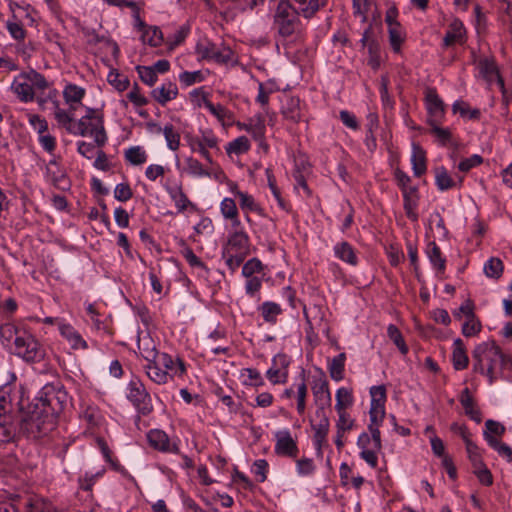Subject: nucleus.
<instances>
[{"label": "nucleus", "instance_id": "dca6fc26", "mask_svg": "<svg viewBox=\"0 0 512 512\" xmlns=\"http://www.w3.org/2000/svg\"><path fill=\"white\" fill-rule=\"evenodd\" d=\"M149 127L153 128L156 133H163L167 146L170 150L176 151L180 146V134L172 124H166L163 128L156 123H150Z\"/></svg>", "mask_w": 512, "mask_h": 512}, {"label": "nucleus", "instance_id": "473e14b6", "mask_svg": "<svg viewBox=\"0 0 512 512\" xmlns=\"http://www.w3.org/2000/svg\"><path fill=\"white\" fill-rule=\"evenodd\" d=\"M170 197L175 203V206L178 209V212H183L187 209L188 206H191L192 203L188 199L187 195L184 193L182 186L177 185L175 187H171L167 189Z\"/></svg>", "mask_w": 512, "mask_h": 512}, {"label": "nucleus", "instance_id": "bf43d9fd", "mask_svg": "<svg viewBox=\"0 0 512 512\" xmlns=\"http://www.w3.org/2000/svg\"><path fill=\"white\" fill-rule=\"evenodd\" d=\"M186 165H187V172L193 176H198V177H202V176H210L209 172H207L202 164L197 160V159H194L192 157H188L186 159Z\"/></svg>", "mask_w": 512, "mask_h": 512}, {"label": "nucleus", "instance_id": "7ed1b4c3", "mask_svg": "<svg viewBox=\"0 0 512 512\" xmlns=\"http://www.w3.org/2000/svg\"><path fill=\"white\" fill-rule=\"evenodd\" d=\"M18 436L25 437L27 439L37 440L55 427L46 414L33 403L28 407L26 411H21L15 418Z\"/></svg>", "mask_w": 512, "mask_h": 512}, {"label": "nucleus", "instance_id": "1a4fd4ad", "mask_svg": "<svg viewBox=\"0 0 512 512\" xmlns=\"http://www.w3.org/2000/svg\"><path fill=\"white\" fill-rule=\"evenodd\" d=\"M312 392L317 408L325 410L326 406H330L331 393L325 374L320 370L319 376L314 377Z\"/></svg>", "mask_w": 512, "mask_h": 512}, {"label": "nucleus", "instance_id": "6ab92c4d", "mask_svg": "<svg viewBox=\"0 0 512 512\" xmlns=\"http://www.w3.org/2000/svg\"><path fill=\"white\" fill-rule=\"evenodd\" d=\"M478 68L480 74L488 81H491L494 77H496L498 85L500 86L501 89H504V81L500 76L497 65L493 59H480L478 62Z\"/></svg>", "mask_w": 512, "mask_h": 512}, {"label": "nucleus", "instance_id": "aec40b11", "mask_svg": "<svg viewBox=\"0 0 512 512\" xmlns=\"http://www.w3.org/2000/svg\"><path fill=\"white\" fill-rule=\"evenodd\" d=\"M465 35V28L459 19H454L443 38V46L449 47L456 42H462Z\"/></svg>", "mask_w": 512, "mask_h": 512}, {"label": "nucleus", "instance_id": "3c124183", "mask_svg": "<svg viewBox=\"0 0 512 512\" xmlns=\"http://www.w3.org/2000/svg\"><path fill=\"white\" fill-rule=\"evenodd\" d=\"M249 149L250 142L248 138L245 136H240L228 144L226 151L228 154H241L247 152Z\"/></svg>", "mask_w": 512, "mask_h": 512}, {"label": "nucleus", "instance_id": "09e8293b", "mask_svg": "<svg viewBox=\"0 0 512 512\" xmlns=\"http://www.w3.org/2000/svg\"><path fill=\"white\" fill-rule=\"evenodd\" d=\"M236 195L239 197L240 200V207L242 209H247L253 212H256L260 215L263 214V209L255 202L254 198L242 191H237Z\"/></svg>", "mask_w": 512, "mask_h": 512}, {"label": "nucleus", "instance_id": "f3484780", "mask_svg": "<svg viewBox=\"0 0 512 512\" xmlns=\"http://www.w3.org/2000/svg\"><path fill=\"white\" fill-rule=\"evenodd\" d=\"M425 253L437 274H443L446 268V259L440 247L434 241H431L427 244Z\"/></svg>", "mask_w": 512, "mask_h": 512}, {"label": "nucleus", "instance_id": "393cba45", "mask_svg": "<svg viewBox=\"0 0 512 512\" xmlns=\"http://www.w3.org/2000/svg\"><path fill=\"white\" fill-rule=\"evenodd\" d=\"M334 253L337 258L350 265L355 266L358 263L353 247L346 241L337 243L334 246Z\"/></svg>", "mask_w": 512, "mask_h": 512}, {"label": "nucleus", "instance_id": "2eb2a0df", "mask_svg": "<svg viewBox=\"0 0 512 512\" xmlns=\"http://www.w3.org/2000/svg\"><path fill=\"white\" fill-rule=\"evenodd\" d=\"M177 95V85L171 81L163 83L161 87L155 88L151 91V96L153 99L162 106L175 99Z\"/></svg>", "mask_w": 512, "mask_h": 512}, {"label": "nucleus", "instance_id": "79ce46f5", "mask_svg": "<svg viewBox=\"0 0 512 512\" xmlns=\"http://www.w3.org/2000/svg\"><path fill=\"white\" fill-rule=\"evenodd\" d=\"M299 104L298 98L289 99L283 108L284 117L292 122H298L301 119Z\"/></svg>", "mask_w": 512, "mask_h": 512}, {"label": "nucleus", "instance_id": "ddd939ff", "mask_svg": "<svg viewBox=\"0 0 512 512\" xmlns=\"http://www.w3.org/2000/svg\"><path fill=\"white\" fill-rule=\"evenodd\" d=\"M86 136L89 135L94 138L95 144L102 147L107 142V134L104 127V116L94 117V119L86 120Z\"/></svg>", "mask_w": 512, "mask_h": 512}, {"label": "nucleus", "instance_id": "f704fd0d", "mask_svg": "<svg viewBox=\"0 0 512 512\" xmlns=\"http://www.w3.org/2000/svg\"><path fill=\"white\" fill-rule=\"evenodd\" d=\"M65 101L71 105L73 109V103H80L85 96V89L75 84H68L65 86L63 91Z\"/></svg>", "mask_w": 512, "mask_h": 512}, {"label": "nucleus", "instance_id": "20e7f679", "mask_svg": "<svg viewBox=\"0 0 512 512\" xmlns=\"http://www.w3.org/2000/svg\"><path fill=\"white\" fill-rule=\"evenodd\" d=\"M300 14L297 6L287 0H280L273 15V29L284 39L299 34L302 30Z\"/></svg>", "mask_w": 512, "mask_h": 512}, {"label": "nucleus", "instance_id": "5fc2aeb1", "mask_svg": "<svg viewBox=\"0 0 512 512\" xmlns=\"http://www.w3.org/2000/svg\"><path fill=\"white\" fill-rule=\"evenodd\" d=\"M388 33H389V42H390L392 49L395 52H399L401 44L404 40L403 35H402L401 25H394L392 27H388Z\"/></svg>", "mask_w": 512, "mask_h": 512}, {"label": "nucleus", "instance_id": "680f3d73", "mask_svg": "<svg viewBox=\"0 0 512 512\" xmlns=\"http://www.w3.org/2000/svg\"><path fill=\"white\" fill-rule=\"evenodd\" d=\"M371 404L385 406L386 388L384 385L372 386L370 388Z\"/></svg>", "mask_w": 512, "mask_h": 512}, {"label": "nucleus", "instance_id": "0e129e2a", "mask_svg": "<svg viewBox=\"0 0 512 512\" xmlns=\"http://www.w3.org/2000/svg\"><path fill=\"white\" fill-rule=\"evenodd\" d=\"M220 210L225 219L235 218V214L238 213L236 203L232 198H224L220 204Z\"/></svg>", "mask_w": 512, "mask_h": 512}, {"label": "nucleus", "instance_id": "864d4df0", "mask_svg": "<svg viewBox=\"0 0 512 512\" xmlns=\"http://www.w3.org/2000/svg\"><path fill=\"white\" fill-rule=\"evenodd\" d=\"M307 385L304 376L301 377V381L297 384V412L304 414L306 409V397H307Z\"/></svg>", "mask_w": 512, "mask_h": 512}, {"label": "nucleus", "instance_id": "72a5a7b5", "mask_svg": "<svg viewBox=\"0 0 512 512\" xmlns=\"http://www.w3.org/2000/svg\"><path fill=\"white\" fill-rule=\"evenodd\" d=\"M191 97H198V96H201V99L205 105V107L214 115L216 116L217 118L219 119H223L226 114H227V110L226 108L221 105V104H218V105H214L212 102H210L209 100H207L206 98V94L202 91L201 88H198V89H194L191 93H190Z\"/></svg>", "mask_w": 512, "mask_h": 512}, {"label": "nucleus", "instance_id": "f03ea898", "mask_svg": "<svg viewBox=\"0 0 512 512\" xmlns=\"http://www.w3.org/2000/svg\"><path fill=\"white\" fill-rule=\"evenodd\" d=\"M2 345L27 362H39L44 358V349L36 338L24 327L7 322L0 326Z\"/></svg>", "mask_w": 512, "mask_h": 512}, {"label": "nucleus", "instance_id": "cd10ccee", "mask_svg": "<svg viewBox=\"0 0 512 512\" xmlns=\"http://www.w3.org/2000/svg\"><path fill=\"white\" fill-rule=\"evenodd\" d=\"M94 117H103V113L98 109L87 107L86 114L78 120L74 127H67V131L75 135L86 136L85 121L94 119Z\"/></svg>", "mask_w": 512, "mask_h": 512}, {"label": "nucleus", "instance_id": "58836bf2", "mask_svg": "<svg viewBox=\"0 0 512 512\" xmlns=\"http://www.w3.org/2000/svg\"><path fill=\"white\" fill-rule=\"evenodd\" d=\"M353 404V396L349 389L341 387L336 392L335 409L337 412L346 411Z\"/></svg>", "mask_w": 512, "mask_h": 512}, {"label": "nucleus", "instance_id": "423d86ee", "mask_svg": "<svg viewBox=\"0 0 512 512\" xmlns=\"http://www.w3.org/2000/svg\"><path fill=\"white\" fill-rule=\"evenodd\" d=\"M127 398L139 413L148 415L153 410L151 396L144 384L137 378L132 379L127 387Z\"/></svg>", "mask_w": 512, "mask_h": 512}, {"label": "nucleus", "instance_id": "a878e982", "mask_svg": "<svg viewBox=\"0 0 512 512\" xmlns=\"http://www.w3.org/2000/svg\"><path fill=\"white\" fill-rule=\"evenodd\" d=\"M18 436L15 419L0 420V444L15 441Z\"/></svg>", "mask_w": 512, "mask_h": 512}, {"label": "nucleus", "instance_id": "9d476101", "mask_svg": "<svg viewBox=\"0 0 512 512\" xmlns=\"http://www.w3.org/2000/svg\"><path fill=\"white\" fill-rule=\"evenodd\" d=\"M147 440L151 447L161 452L175 454L179 452L178 445L175 442H171L169 436L163 430H150L147 434Z\"/></svg>", "mask_w": 512, "mask_h": 512}, {"label": "nucleus", "instance_id": "a19ab883", "mask_svg": "<svg viewBox=\"0 0 512 512\" xmlns=\"http://www.w3.org/2000/svg\"><path fill=\"white\" fill-rule=\"evenodd\" d=\"M14 93L23 102L32 101L34 98V91L32 85L28 82L15 81L12 85Z\"/></svg>", "mask_w": 512, "mask_h": 512}, {"label": "nucleus", "instance_id": "ea45409f", "mask_svg": "<svg viewBox=\"0 0 512 512\" xmlns=\"http://www.w3.org/2000/svg\"><path fill=\"white\" fill-rule=\"evenodd\" d=\"M484 273L487 277L498 279L501 277L504 269L503 262L497 257H491L484 264Z\"/></svg>", "mask_w": 512, "mask_h": 512}, {"label": "nucleus", "instance_id": "c756f323", "mask_svg": "<svg viewBox=\"0 0 512 512\" xmlns=\"http://www.w3.org/2000/svg\"><path fill=\"white\" fill-rule=\"evenodd\" d=\"M442 122L428 123L431 126V133L436 136L438 142L442 146H453L454 148L458 147V143H454L452 141V134L448 128L440 127Z\"/></svg>", "mask_w": 512, "mask_h": 512}, {"label": "nucleus", "instance_id": "bb28decb", "mask_svg": "<svg viewBox=\"0 0 512 512\" xmlns=\"http://www.w3.org/2000/svg\"><path fill=\"white\" fill-rule=\"evenodd\" d=\"M300 9L301 15L311 18L315 13L327 4V0H293Z\"/></svg>", "mask_w": 512, "mask_h": 512}, {"label": "nucleus", "instance_id": "6e6552de", "mask_svg": "<svg viewBox=\"0 0 512 512\" xmlns=\"http://www.w3.org/2000/svg\"><path fill=\"white\" fill-rule=\"evenodd\" d=\"M275 453L279 456L296 458L298 455V446L292 438L289 430H280L275 433Z\"/></svg>", "mask_w": 512, "mask_h": 512}, {"label": "nucleus", "instance_id": "4be33fe9", "mask_svg": "<svg viewBox=\"0 0 512 512\" xmlns=\"http://www.w3.org/2000/svg\"><path fill=\"white\" fill-rule=\"evenodd\" d=\"M157 363L165 368L164 371L173 372L178 376H182L186 372L184 362L180 358L174 361L172 356L167 353H160Z\"/></svg>", "mask_w": 512, "mask_h": 512}, {"label": "nucleus", "instance_id": "c85d7f7f", "mask_svg": "<svg viewBox=\"0 0 512 512\" xmlns=\"http://www.w3.org/2000/svg\"><path fill=\"white\" fill-rule=\"evenodd\" d=\"M144 368L149 379L156 384H165L169 378H173L172 374L162 370L158 363L146 364Z\"/></svg>", "mask_w": 512, "mask_h": 512}, {"label": "nucleus", "instance_id": "f257e3e1", "mask_svg": "<svg viewBox=\"0 0 512 512\" xmlns=\"http://www.w3.org/2000/svg\"><path fill=\"white\" fill-rule=\"evenodd\" d=\"M472 358L473 371L485 375L490 385L502 378L503 370L512 369V355L503 353L493 340L477 345Z\"/></svg>", "mask_w": 512, "mask_h": 512}, {"label": "nucleus", "instance_id": "c03bdc74", "mask_svg": "<svg viewBox=\"0 0 512 512\" xmlns=\"http://www.w3.org/2000/svg\"><path fill=\"white\" fill-rule=\"evenodd\" d=\"M107 81L119 92L125 91L130 85L128 77L121 75L116 70H112L109 72L107 76Z\"/></svg>", "mask_w": 512, "mask_h": 512}, {"label": "nucleus", "instance_id": "412c9836", "mask_svg": "<svg viewBox=\"0 0 512 512\" xmlns=\"http://www.w3.org/2000/svg\"><path fill=\"white\" fill-rule=\"evenodd\" d=\"M413 152L411 157L412 169L413 173L416 177L422 176L426 170V152L424 149L416 143H413L412 146Z\"/></svg>", "mask_w": 512, "mask_h": 512}, {"label": "nucleus", "instance_id": "2f4dec72", "mask_svg": "<svg viewBox=\"0 0 512 512\" xmlns=\"http://www.w3.org/2000/svg\"><path fill=\"white\" fill-rule=\"evenodd\" d=\"M259 311L265 322L275 324L277 322V316L282 313L280 305L275 302L266 301L261 304Z\"/></svg>", "mask_w": 512, "mask_h": 512}, {"label": "nucleus", "instance_id": "603ef678", "mask_svg": "<svg viewBox=\"0 0 512 512\" xmlns=\"http://www.w3.org/2000/svg\"><path fill=\"white\" fill-rule=\"evenodd\" d=\"M136 70L138 72L139 78L146 85L153 86L157 82L158 76L154 72V68H151L150 66L138 65Z\"/></svg>", "mask_w": 512, "mask_h": 512}, {"label": "nucleus", "instance_id": "a18cd8bd", "mask_svg": "<svg viewBox=\"0 0 512 512\" xmlns=\"http://www.w3.org/2000/svg\"><path fill=\"white\" fill-rule=\"evenodd\" d=\"M125 158L132 165H141L146 162V152L140 146L130 147L125 151Z\"/></svg>", "mask_w": 512, "mask_h": 512}, {"label": "nucleus", "instance_id": "0eeeda50", "mask_svg": "<svg viewBox=\"0 0 512 512\" xmlns=\"http://www.w3.org/2000/svg\"><path fill=\"white\" fill-rule=\"evenodd\" d=\"M426 108L428 111V123L442 122L445 116V106L436 89L427 88L425 92Z\"/></svg>", "mask_w": 512, "mask_h": 512}, {"label": "nucleus", "instance_id": "5701e85b", "mask_svg": "<svg viewBox=\"0 0 512 512\" xmlns=\"http://www.w3.org/2000/svg\"><path fill=\"white\" fill-rule=\"evenodd\" d=\"M452 362L455 370H463L467 368L469 358L465 351V346L460 338L454 340L453 343Z\"/></svg>", "mask_w": 512, "mask_h": 512}, {"label": "nucleus", "instance_id": "9b49d317", "mask_svg": "<svg viewBox=\"0 0 512 512\" xmlns=\"http://www.w3.org/2000/svg\"><path fill=\"white\" fill-rule=\"evenodd\" d=\"M315 415L319 421L317 424H312V429L314 430L313 440L318 451H321L323 443L326 442V438L330 427V421L325 410H323L322 408H317L315 411Z\"/></svg>", "mask_w": 512, "mask_h": 512}, {"label": "nucleus", "instance_id": "b1692460", "mask_svg": "<svg viewBox=\"0 0 512 512\" xmlns=\"http://www.w3.org/2000/svg\"><path fill=\"white\" fill-rule=\"evenodd\" d=\"M459 400L465 410V414L476 423H480L482 421L481 412L475 407L473 398L468 388H465L462 391Z\"/></svg>", "mask_w": 512, "mask_h": 512}, {"label": "nucleus", "instance_id": "39448f33", "mask_svg": "<svg viewBox=\"0 0 512 512\" xmlns=\"http://www.w3.org/2000/svg\"><path fill=\"white\" fill-rule=\"evenodd\" d=\"M68 398L62 385L47 384L40 390L35 404L56 425V419L67 406Z\"/></svg>", "mask_w": 512, "mask_h": 512}, {"label": "nucleus", "instance_id": "37998d69", "mask_svg": "<svg viewBox=\"0 0 512 512\" xmlns=\"http://www.w3.org/2000/svg\"><path fill=\"white\" fill-rule=\"evenodd\" d=\"M251 131L250 134L257 141H262L265 135V119L261 114L255 115L251 118Z\"/></svg>", "mask_w": 512, "mask_h": 512}, {"label": "nucleus", "instance_id": "f8f14e48", "mask_svg": "<svg viewBox=\"0 0 512 512\" xmlns=\"http://www.w3.org/2000/svg\"><path fill=\"white\" fill-rule=\"evenodd\" d=\"M59 332L61 336L69 343L72 349H88L87 342L72 325L65 322H59Z\"/></svg>", "mask_w": 512, "mask_h": 512}, {"label": "nucleus", "instance_id": "052dcab7", "mask_svg": "<svg viewBox=\"0 0 512 512\" xmlns=\"http://www.w3.org/2000/svg\"><path fill=\"white\" fill-rule=\"evenodd\" d=\"M465 445L468 458L471 461L472 466L480 465V463H482L483 461L476 443H474L471 439H466Z\"/></svg>", "mask_w": 512, "mask_h": 512}, {"label": "nucleus", "instance_id": "e2e57ef3", "mask_svg": "<svg viewBox=\"0 0 512 512\" xmlns=\"http://www.w3.org/2000/svg\"><path fill=\"white\" fill-rule=\"evenodd\" d=\"M133 196L132 189L128 183L117 184L114 189V197L120 202H126Z\"/></svg>", "mask_w": 512, "mask_h": 512}, {"label": "nucleus", "instance_id": "6e6d98bb", "mask_svg": "<svg viewBox=\"0 0 512 512\" xmlns=\"http://www.w3.org/2000/svg\"><path fill=\"white\" fill-rule=\"evenodd\" d=\"M474 474L477 476L481 484L485 486H491L493 484V476L490 470L486 467L484 462L480 465L473 466Z\"/></svg>", "mask_w": 512, "mask_h": 512}, {"label": "nucleus", "instance_id": "69168bd1", "mask_svg": "<svg viewBox=\"0 0 512 512\" xmlns=\"http://www.w3.org/2000/svg\"><path fill=\"white\" fill-rule=\"evenodd\" d=\"M243 375H247L248 378L247 380L244 381L245 385L258 387L264 384L263 378L257 369L246 368L244 369Z\"/></svg>", "mask_w": 512, "mask_h": 512}, {"label": "nucleus", "instance_id": "49530a36", "mask_svg": "<svg viewBox=\"0 0 512 512\" xmlns=\"http://www.w3.org/2000/svg\"><path fill=\"white\" fill-rule=\"evenodd\" d=\"M248 254L230 252L229 250H222V258L225 260L226 265L231 271H235L243 263Z\"/></svg>", "mask_w": 512, "mask_h": 512}, {"label": "nucleus", "instance_id": "a211bd4d", "mask_svg": "<svg viewBox=\"0 0 512 512\" xmlns=\"http://www.w3.org/2000/svg\"><path fill=\"white\" fill-rule=\"evenodd\" d=\"M404 200V210L407 217L416 222L418 221V214L416 208L418 206V191L416 187H410L409 190L402 191Z\"/></svg>", "mask_w": 512, "mask_h": 512}, {"label": "nucleus", "instance_id": "774afa93", "mask_svg": "<svg viewBox=\"0 0 512 512\" xmlns=\"http://www.w3.org/2000/svg\"><path fill=\"white\" fill-rule=\"evenodd\" d=\"M179 80L185 86H191L195 83L201 82L203 80V76L200 71H184L179 75Z\"/></svg>", "mask_w": 512, "mask_h": 512}, {"label": "nucleus", "instance_id": "4d7b16f0", "mask_svg": "<svg viewBox=\"0 0 512 512\" xmlns=\"http://www.w3.org/2000/svg\"><path fill=\"white\" fill-rule=\"evenodd\" d=\"M263 270V264L258 258L248 260L242 267V275L246 278L254 277L255 273Z\"/></svg>", "mask_w": 512, "mask_h": 512}, {"label": "nucleus", "instance_id": "13d9d810", "mask_svg": "<svg viewBox=\"0 0 512 512\" xmlns=\"http://www.w3.org/2000/svg\"><path fill=\"white\" fill-rule=\"evenodd\" d=\"M482 163L483 157L478 154H474L461 160L457 167L459 171L466 173L469 172L472 168L481 165Z\"/></svg>", "mask_w": 512, "mask_h": 512}, {"label": "nucleus", "instance_id": "338daca9", "mask_svg": "<svg viewBox=\"0 0 512 512\" xmlns=\"http://www.w3.org/2000/svg\"><path fill=\"white\" fill-rule=\"evenodd\" d=\"M338 420L336 423V428L339 432L350 431L354 426V420L350 418V415L346 411L337 412Z\"/></svg>", "mask_w": 512, "mask_h": 512}, {"label": "nucleus", "instance_id": "4468645a", "mask_svg": "<svg viewBox=\"0 0 512 512\" xmlns=\"http://www.w3.org/2000/svg\"><path fill=\"white\" fill-rule=\"evenodd\" d=\"M223 250H229L236 253H249V236L243 230H235L228 237Z\"/></svg>", "mask_w": 512, "mask_h": 512}, {"label": "nucleus", "instance_id": "4c0bfd02", "mask_svg": "<svg viewBox=\"0 0 512 512\" xmlns=\"http://www.w3.org/2000/svg\"><path fill=\"white\" fill-rule=\"evenodd\" d=\"M142 40L152 47H158L163 42L162 31L157 26H148L142 34Z\"/></svg>", "mask_w": 512, "mask_h": 512}, {"label": "nucleus", "instance_id": "8fccbe9b", "mask_svg": "<svg viewBox=\"0 0 512 512\" xmlns=\"http://www.w3.org/2000/svg\"><path fill=\"white\" fill-rule=\"evenodd\" d=\"M482 325L476 315L470 316L462 325V333L466 337L477 335L481 331Z\"/></svg>", "mask_w": 512, "mask_h": 512}, {"label": "nucleus", "instance_id": "c9c22d12", "mask_svg": "<svg viewBox=\"0 0 512 512\" xmlns=\"http://www.w3.org/2000/svg\"><path fill=\"white\" fill-rule=\"evenodd\" d=\"M483 435L490 447L496 450L501 457L506 458L508 462H512V448L509 445L498 441L493 436L488 435V433Z\"/></svg>", "mask_w": 512, "mask_h": 512}, {"label": "nucleus", "instance_id": "e433bc0d", "mask_svg": "<svg viewBox=\"0 0 512 512\" xmlns=\"http://www.w3.org/2000/svg\"><path fill=\"white\" fill-rule=\"evenodd\" d=\"M435 183L439 190L445 191L451 189L455 186V182L448 174V171L445 167H437L435 169Z\"/></svg>", "mask_w": 512, "mask_h": 512}, {"label": "nucleus", "instance_id": "de8ad7c7", "mask_svg": "<svg viewBox=\"0 0 512 512\" xmlns=\"http://www.w3.org/2000/svg\"><path fill=\"white\" fill-rule=\"evenodd\" d=\"M387 334L391 341L397 346L402 354L408 353V347L403 339L400 330L394 324H390L387 328Z\"/></svg>", "mask_w": 512, "mask_h": 512}, {"label": "nucleus", "instance_id": "7c9ffc66", "mask_svg": "<svg viewBox=\"0 0 512 512\" xmlns=\"http://www.w3.org/2000/svg\"><path fill=\"white\" fill-rule=\"evenodd\" d=\"M346 354L340 353L334 357L328 365L330 376L335 381H341L344 378Z\"/></svg>", "mask_w": 512, "mask_h": 512}]
</instances>
